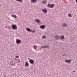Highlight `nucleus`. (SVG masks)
Returning a JSON list of instances; mask_svg holds the SVG:
<instances>
[{
	"instance_id": "nucleus-1",
	"label": "nucleus",
	"mask_w": 77,
	"mask_h": 77,
	"mask_svg": "<svg viewBox=\"0 0 77 77\" xmlns=\"http://www.w3.org/2000/svg\"><path fill=\"white\" fill-rule=\"evenodd\" d=\"M55 6V4H52L51 5H50V3H49L47 5V7L51 8H53Z\"/></svg>"
},
{
	"instance_id": "nucleus-2",
	"label": "nucleus",
	"mask_w": 77,
	"mask_h": 77,
	"mask_svg": "<svg viewBox=\"0 0 77 77\" xmlns=\"http://www.w3.org/2000/svg\"><path fill=\"white\" fill-rule=\"evenodd\" d=\"M11 27L13 30H15L17 29V26L16 25L13 24L11 25Z\"/></svg>"
},
{
	"instance_id": "nucleus-3",
	"label": "nucleus",
	"mask_w": 77,
	"mask_h": 77,
	"mask_svg": "<svg viewBox=\"0 0 77 77\" xmlns=\"http://www.w3.org/2000/svg\"><path fill=\"white\" fill-rule=\"evenodd\" d=\"M54 38L55 40H59V38H60V36L59 35H56L54 36Z\"/></svg>"
},
{
	"instance_id": "nucleus-4",
	"label": "nucleus",
	"mask_w": 77,
	"mask_h": 77,
	"mask_svg": "<svg viewBox=\"0 0 77 77\" xmlns=\"http://www.w3.org/2000/svg\"><path fill=\"white\" fill-rule=\"evenodd\" d=\"M21 40L17 38V40H16V42L17 44H20V43H21Z\"/></svg>"
},
{
	"instance_id": "nucleus-5",
	"label": "nucleus",
	"mask_w": 77,
	"mask_h": 77,
	"mask_svg": "<svg viewBox=\"0 0 77 77\" xmlns=\"http://www.w3.org/2000/svg\"><path fill=\"white\" fill-rule=\"evenodd\" d=\"M65 62H66V63H69L70 62H71L72 60H64Z\"/></svg>"
},
{
	"instance_id": "nucleus-6",
	"label": "nucleus",
	"mask_w": 77,
	"mask_h": 77,
	"mask_svg": "<svg viewBox=\"0 0 77 77\" xmlns=\"http://www.w3.org/2000/svg\"><path fill=\"white\" fill-rule=\"evenodd\" d=\"M29 62L31 64H33L34 63V60L32 59H30L29 60Z\"/></svg>"
},
{
	"instance_id": "nucleus-7",
	"label": "nucleus",
	"mask_w": 77,
	"mask_h": 77,
	"mask_svg": "<svg viewBox=\"0 0 77 77\" xmlns=\"http://www.w3.org/2000/svg\"><path fill=\"white\" fill-rule=\"evenodd\" d=\"M10 64L11 65H12V66H15V63L13 62V61H11Z\"/></svg>"
},
{
	"instance_id": "nucleus-8",
	"label": "nucleus",
	"mask_w": 77,
	"mask_h": 77,
	"mask_svg": "<svg viewBox=\"0 0 77 77\" xmlns=\"http://www.w3.org/2000/svg\"><path fill=\"white\" fill-rule=\"evenodd\" d=\"M40 27L41 28V29H45V26L42 25L40 26Z\"/></svg>"
},
{
	"instance_id": "nucleus-9",
	"label": "nucleus",
	"mask_w": 77,
	"mask_h": 77,
	"mask_svg": "<svg viewBox=\"0 0 77 77\" xmlns=\"http://www.w3.org/2000/svg\"><path fill=\"white\" fill-rule=\"evenodd\" d=\"M42 11L43 12H47V10H46V8L42 9Z\"/></svg>"
},
{
	"instance_id": "nucleus-10",
	"label": "nucleus",
	"mask_w": 77,
	"mask_h": 77,
	"mask_svg": "<svg viewBox=\"0 0 77 77\" xmlns=\"http://www.w3.org/2000/svg\"><path fill=\"white\" fill-rule=\"evenodd\" d=\"M30 2L31 3H37V1L36 0H31Z\"/></svg>"
},
{
	"instance_id": "nucleus-11",
	"label": "nucleus",
	"mask_w": 77,
	"mask_h": 77,
	"mask_svg": "<svg viewBox=\"0 0 77 77\" xmlns=\"http://www.w3.org/2000/svg\"><path fill=\"white\" fill-rule=\"evenodd\" d=\"M62 25L63 26V27H66V26H68L67 24L65 23H64V24H62Z\"/></svg>"
},
{
	"instance_id": "nucleus-12",
	"label": "nucleus",
	"mask_w": 77,
	"mask_h": 77,
	"mask_svg": "<svg viewBox=\"0 0 77 77\" xmlns=\"http://www.w3.org/2000/svg\"><path fill=\"white\" fill-rule=\"evenodd\" d=\"M26 30L28 32H32V30H31V29L29 28H26Z\"/></svg>"
},
{
	"instance_id": "nucleus-13",
	"label": "nucleus",
	"mask_w": 77,
	"mask_h": 77,
	"mask_svg": "<svg viewBox=\"0 0 77 77\" xmlns=\"http://www.w3.org/2000/svg\"><path fill=\"white\" fill-rule=\"evenodd\" d=\"M47 47H46V46H42L41 47V49L42 48H47Z\"/></svg>"
},
{
	"instance_id": "nucleus-14",
	"label": "nucleus",
	"mask_w": 77,
	"mask_h": 77,
	"mask_svg": "<svg viewBox=\"0 0 77 77\" xmlns=\"http://www.w3.org/2000/svg\"><path fill=\"white\" fill-rule=\"evenodd\" d=\"M29 63L27 62H26L25 65V66H29Z\"/></svg>"
},
{
	"instance_id": "nucleus-15",
	"label": "nucleus",
	"mask_w": 77,
	"mask_h": 77,
	"mask_svg": "<svg viewBox=\"0 0 77 77\" xmlns=\"http://www.w3.org/2000/svg\"><path fill=\"white\" fill-rule=\"evenodd\" d=\"M68 16L69 17H72V15L70 13L68 14Z\"/></svg>"
},
{
	"instance_id": "nucleus-16",
	"label": "nucleus",
	"mask_w": 77,
	"mask_h": 77,
	"mask_svg": "<svg viewBox=\"0 0 77 77\" xmlns=\"http://www.w3.org/2000/svg\"><path fill=\"white\" fill-rule=\"evenodd\" d=\"M16 0V1H17V2H20V3L23 2V0Z\"/></svg>"
},
{
	"instance_id": "nucleus-17",
	"label": "nucleus",
	"mask_w": 77,
	"mask_h": 77,
	"mask_svg": "<svg viewBox=\"0 0 77 77\" xmlns=\"http://www.w3.org/2000/svg\"><path fill=\"white\" fill-rule=\"evenodd\" d=\"M65 39L64 36L63 35H62L61 38V40H62V39Z\"/></svg>"
},
{
	"instance_id": "nucleus-18",
	"label": "nucleus",
	"mask_w": 77,
	"mask_h": 77,
	"mask_svg": "<svg viewBox=\"0 0 77 77\" xmlns=\"http://www.w3.org/2000/svg\"><path fill=\"white\" fill-rule=\"evenodd\" d=\"M11 16L12 17H14V18H17V16L15 15H14V14L12 15Z\"/></svg>"
},
{
	"instance_id": "nucleus-19",
	"label": "nucleus",
	"mask_w": 77,
	"mask_h": 77,
	"mask_svg": "<svg viewBox=\"0 0 77 77\" xmlns=\"http://www.w3.org/2000/svg\"><path fill=\"white\" fill-rule=\"evenodd\" d=\"M40 20H39V19H37V23H40Z\"/></svg>"
},
{
	"instance_id": "nucleus-20",
	"label": "nucleus",
	"mask_w": 77,
	"mask_h": 77,
	"mask_svg": "<svg viewBox=\"0 0 77 77\" xmlns=\"http://www.w3.org/2000/svg\"><path fill=\"white\" fill-rule=\"evenodd\" d=\"M45 38H46V37L45 35H44L42 37V39H45Z\"/></svg>"
},
{
	"instance_id": "nucleus-21",
	"label": "nucleus",
	"mask_w": 77,
	"mask_h": 77,
	"mask_svg": "<svg viewBox=\"0 0 77 77\" xmlns=\"http://www.w3.org/2000/svg\"><path fill=\"white\" fill-rule=\"evenodd\" d=\"M34 49H35V50H36V47L34 46Z\"/></svg>"
},
{
	"instance_id": "nucleus-22",
	"label": "nucleus",
	"mask_w": 77,
	"mask_h": 77,
	"mask_svg": "<svg viewBox=\"0 0 77 77\" xmlns=\"http://www.w3.org/2000/svg\"><path fill=\"white\" fill-rule=\"evenodd\" d=\"M15 57H16V58H19V56H16Z\"/></svg>"
},
{
	"instance_id": "nucleus-23",
	"label": "nucleus",
	"mask_w": 77,
	"mask_h": 77,
	"mask_svg": "<svg viewBox=\"0 0 77 77\" xmlns=\"http://www.w3.org/2000/svg\"><path fill=\"white\" fill-rule=\"evenodd\" d=\"M46 47H47V48H49V47H48V45H46Z\"/></svg>"
},
{
	"instance_id": "nucleus-24",
	"label": "nucleus",
	"mask_w": 77,
	"mask_h": 77,
	"mask_svg": "<svg viewBox=\"0 0 77 77\" xmlns=\"http://www.w3.org/2000/svg\"><path fill=\"white\" fill-rule=\"evenodd\" d=\"M33 33H35V31H31Z\"/></svg>"
},
{
	"instance_id": "nucleus-25",
	"label": "nucleus",
	"mask_w": 77,
	"mask_h": 77,
	"mask_svg": "<svg viewBox=\"0 0 77 77\" xmlns=\"http://www.w3.org/2000/svg\"><path fill=\"white\" fill-rule=\"evenodd\" d=\"M44 2L45 4L46 3H47V1H44Z\"/></svg>"
},
{
	"instance_id": "nucleus-26",
	"label": "nucleus",
	"mask_w": 77,
	"mask_h": 77,
	"mask_svg": "<svg viewBox=\"0 0 77 77\" xmlns=\"http://www.w3.org/2000/svg\"><path fill=\"white\" fill-rule=\"evenodd\" d=\"M35 22H36L37 23V20H36V19H35Z\"/></svg>"
},
{
	"instance_id": "nucleus-27",
	"label": "nucleus",
	"mask_w": 77,
	"mask_h": 77,
	"mask_svg": "<svg viewBox=\"0 0 77 77\" xmlns=\"http://www.w3.org/2000/svg\"><path fill=\"white\" fill-rule=\"evenodd\" d=\"M18 62H20V60H19Z\"/></svg>"
},
{
	"instance_id": "nucleus-28",
	"label": "nucleus",
	"mask_w": 77,
	"mask_h": 77,
	"mask_svg": "<svg viewBox=\"0 0 77 77\" xmlns=\"http://www.w3.org/2000/svg\"><path fill=\"white\" fill-rule=\"evenodd\" d=\"M75 2L76 3H77V0H75Z\"/></svg>"
},
{
	"instance_id": "nucleus-29",
	"label": "nucleus",
	"mask_w": 77,
	"mask_h": 77,
	"mask_svg": "<svg viewBox=\"0 0 77 77\" xmlns=\"http://www.w3.org/2000/svg\"><path fill=\"white\" fill-rule=\"evenodd\" d=\"M62 56H65V54H64V55H63Z\"/></svg>"
},
{
	"instance_id": "nucleus-30",
	"label": "nucleus",
	"mask_w": 77,
	"mask_h": 77,
	"mask_svg": "<svg viewBox=\"0 0 77 77\" xmlns=\"http://www.w3.org/2000/svg\"><path fill=\"white\" fill-rule=\"evenodd\" d=\"M73 72H75V71H73Z\"/></svg>"
},
{
	"instance_id": "nucleus-31",
	"label": "nucleus",
	"mask_w": 77,
	"mask_h": 77,
	"mask_svg": "<svg viewBox=\"0 0 77 77\" xmlns=\"http://www.w3.org/2000/svg\"><path fill=\"white\" fill-rule=\"evenodd\" d=\"M42 3H44V1H42Z\"/></svg>"
},
{
	"instance_id": "nucleus-32",
	"label": "nucleus",
	"mask_w": 77,
	"mask_h": 77,
	"mask_svg": "<svg viewBox=\"0 0 77 77\" xmlns=\"http://www.w3.org/2000/svg\"><path fill=\"white\" fill-rule=\"evenodd\" d=\"M6 77V76H4V77Z\"/></svg>"
},
{
	"instance_id": "nucleus-33",
	"label": "nucleus",
	"mask_w": 77,
	"mask_h": 77,
	"mask_svg": "<svg viewBox=\"0 0 77 77\" xmlns=\"http://www.w3.org/2000/svg\"><path fill=\"white\" fill-rule=\"evenodd\" d=\"M28 59H30V58H29Z\"/></svg>"
}]
</instances>
